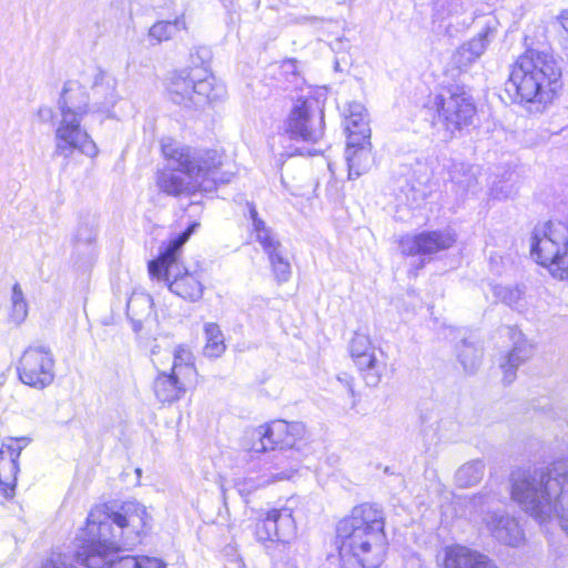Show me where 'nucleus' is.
Returning a JSON list of instances; mask_svg holds the SVG:
<instances>
[{
	"mask_svg": "<svg viewBox=\"0 0 568 568\" xmlns=\"http://www.w3.org/2000/svg\"><path fill=\"white\" fill-rule=\"evenodd\" d=\"M84 116H60L54 130V154L63 159L77 152L90 159L99 154V148L88 130L82 126Z\"/></svg>",
	"mask_w": 568,
	"mask_h": 568,
	"instance_id": "11",
	"label": "nucleus"
},
{
	"mask_svg": "<svg viewBox=\"0 0 568 568\" xmlns=\"http://www.w3.org/2000/svg\"><path fill=\"white\" fill-rule=\"evenodd\" d=\"M524 362V358L519 356L517 349H513L507 354L506 362L501 365L505 374L513 373L514 369Z\"/></svg>",
	"mask_w": 568,
	"mask_h": 568,
	"instance_id": "31",
	"label": "nucleus"
},
{
	"mask_svg": "<svg viewBox=\"0 0 568 568\" xmlns=\"http://www.w3.org/2000/svg\"><path fill=\"white\" fill-rule=\"evenodd\" d=\"M529 253L554 280L568 282V237L560 239L548 225L542 232L532 234Z\"/></svg>",
	"mask_w": 568,
	"mask_h": 568,
	"instance_id": "9",
	"label": "nucleus"
},
{
	"mask_svg": "<svg viewBox=\"0 0 568 568\" xmlns=\"http://www.w3.org/2000/svg\"><path fill=\"white\" fill-rule=\"evenodd\" d=\"M184 180H163L161 190L172 196H187L193 194V191L183 185Z\"/></svg>",
	"mask_w": 568,
	"mask_h": 568,
	"instance_id": "30",
	"label": "nucleus"
},
{
	"mask_svg": "<svg viewBox=\"0 0 568 568\" xmlns=\"http://www.w3.org/2000/svg\"><path fill=\"white\" fill-rule=\"evenodd\" d=\"M17 375L27 386L42 389L54 379V359L49 349L39 346L27 347L17 365Z\"/></svg>",
	"mask_w": 568,
	"mask_h": 568,
	"instance_id": "12",
	"label": "nucleus"
},
{
	"mask_svg": "<svg viewBox=\"0 0 568 568\" xmlns=\"http://www.w3.org/2000/svg\"><path fill=\"white\" fill-rule=\"evenodd\" d=\"M200 226L193 222L180 234L171 237L160 248L159 254L148 262V273L150 278L158 281H169L170 270L178 262L182 254V246L190 240L191 235Z\"/></svg>",
	"mask_w": 568,
	"mask_h": 568,
	"instance_id": "18",
	"label": "nucleus"
},
{
	"mask_svg": "<svg viewBox=\"0 0 568 568\" xmlns=\"http://www.w3.org/2000/svg\"><path fill=\"white\" fill-rule=\"evenodd\" d=\"M28 315V304L23 297V293L19 284L12 287V307L10 318L14 324H20Z\"/></svg>",
	"mask_w": 568,
	"mask_h": 568,
	"instance_id": "29",
	"label": "nucleus"
},
{
	"mask_svg": "<svg viewBox=\"0 0 568 568\" xmlns=\"http://www.w3.org/2000/svg\"><path fill=\"white\" fill-rule=\"evenodd\" d=\"M306 439L302 423L275 418L253 428L245 438V449L261 454L268 450L298 448Z\"/></svg>",
	"mask_w": 568,
	"mask_h": 568,
	"instance_id": "7",
	"label": "nucleus"
},
{
	"mask_svg": "<svg viewBox=\"0 0 568 568\" xmlns=\"http://www.w3.org/2000/svg\"><path fill=\"white\" fill-rule=\"evenodd\" d=\"M349 355L359 377L368 387H376L383 376L393 373L375 354V346L368 335L355 333L349 343Z\"/></svg>",
	"mask_w": 568,
	"mask_h": 568,
	"instance_id": "13",
	"label": "nucleus"
},
{
	"mask_svg": "<svg viewBox=\"0 0 568 568\" xmlns=\"http://www.w3.org/2000/svg\"><path fill=\"white\" fill-rule=\"evenodd\" d=\"M439 568H498L486 554L463 544H452L443 548Z\"/></svg>",
	"mask_w": 568,
	"mask_h": 568,
	"instance_id": "19",
	"label": "nucleus"
},
{
	"mask_svg": "<svg viewBox=\"0 0 568 568\" xmlns=\"http://www.w3.org/2000/svg\"><path fill=\"white\" fill-rule=\"evenodd\" d=\"M151 528V515L136 500H125L118 506L97 505L80 529L75 561L88 568H103L111 554L122 545L141 542ZM108 568H168V565L154 556L124 555L109 561Z\"/></svg>",
	"mask_w": 568,
	"mask_h": 568,
	"instance_id": "1",
	"label": "nucleus"
},
{
	"mask_svg": "<svg viewBox=\"0 0 568 568\" xmlns=\"http://www.w3.org/2000/svg\"><path fill=\"white\" fill-rule=\"evenodd\" d=\"M60 116H85L89 111V97L78 81L64 83L58 100Z\"/></svg>",
	"mask_w": 568,
	"mask_h": 568,
	"instance_id": "20",
	"label": "nucleus"
},
{
	"mask_svg": "<svg viewBox=\"0 0 568 568\" xmlns=\"http://www.w3.org/2000/svg\"><path fill=\"white\" fill-rule=\"evenodd\" d=\"M287 131L293 138L317 142L324 134L323 114L315 102L297 99L287 119Z\"/></svg>",
	"mask_w": 568,
	"mask_h": 568,
	"instance_id": "14",
	"label": "nucleus"
},
{
	"mask_svg": "<svg viewBox=\"0 0 568 568\" xmlns=\"http://www.w3.org/2000/svg\"><path fill=\"white\" fill-rule=\"evenodd\" d=\"M27 437H10L0 446V491L6 499H12L19 473V457L28 445Z\"/></svg>",
	"mask_w": 568,
	"mask_h": 568,
	"instance_id": "17",
	"label": "nucleus"
},
{
	"mask_svg": "<svg viewBox=\"0 0 568 568\" xmlns=\"http://www.w3.org/2000/svg\"><path fill=\"white\" fill-rule=\"evenodd\" d=\"M160 144L166 166L190 178L213 174L222 164V155L215 150H193L171 136L162 138Z\"/></svg>",
	"mask_w": 568,
	"mask_h": 568,
	"instance_id": "8",
	"label": "nucleus"
},
{
	"mask_svg": "<svg viewBox=\"0 0 568 568\" xmlns=\"http://www.w3.org/2000/svg\"><path fill=\"white\" fill-rule=\"evenodd\" d=\"M248 211L252 222L258 220V213L254 204H248Z\"/></svg>",
	"mask_w": 568,
	"mask_h": 568,
	"instance_id": "35",
	"label": "nucleus"
},
{
	"mask_svg": "<svg viewBox=\"0 0 568 568\" xmlns=\"http://www.w3.org/2000/svg\"><path fill=\"white\" fill-rule=\"evenodd\" d=\"M169 290L184 301L196 302L203 296L204 277L200 271L185 270L169 282Z\"/></svg>",
	"mask_w": 568,
	"mask_h": 568,
	"instance_id": "23",
	"label": "nucleus"
},
{
	"mask_svg": "<svg viewBox=\"0 0 568 568\" xmlns=\"http://www.w3.org/2000/svg\"><path fill=\"white\" fill-rule=\"evenodd\" d=\"M168 90L172 101L185 108H203L219 99L222 92L215 78L201 69L174 72Z\"/></svg>",
	"mask_w": 568,
	"mask_h": 568,
	"instance_id": "6",
	"label": "nucleus"
},
{
	"mask_svg": "<svg viewBox=\"0 0 568 568\" xmlns=\"http://www.w3.org/2000/svg\"><path fill=\"white\" fill-rule=\"evenodd\" d=\"M433 108L437 112L436 123L443 126L448 136L470 125L476 114L471 97L458 87L446 89L436 95Z\"/></svg>",
	"mask_w": 568,
	"mask_h": 568,
	"instance_id": "10",
	"label": "nucleus"
},
{
	"mask_svg": "<svg viewBox=\"0 0 568 568\" xmlns=\"http://www.w3.org/2000/svg\"><path fill=\"white\" fill-rule=\"evenodd\" d=\"M386 514L375 501H362L341 517L333 545L339 568H379L387 554Z\"/></svg>",
	"mask_w": 568,
	"mask_h": 568,
	"instance_id": "2",
	"label": "nucleus"
},
{
	"mask_svg": "<svg viewBox=\"0 0 568 568\" xmlns=\"http://www.w3.org/2000/svg\"><path fill=\"white\" fill-rule=\"evenodd\" d=\"M41 568H72V567L68 566L63 562L55 561V560H48L41 566Z\"/></svg>",
	"mask_w": 568,
	"mask_h": 568,
	"instance_id": "34",
	"label": "nucleus"
},
{
	"mask_svg": "<svg viewBox=\"0 0 568 568\" xmlns=\"http://www.w3.org/2000/svg\"><path fill=\"white\" fill-rule=\"evenodd\" d=\"M494 30L489 27L483 29L476 37L460 45L453 54V64L459 70L469 68L477 61L491 41Z\"/></svg>",
	"mask_w": 568,
	"mask_h": 568,
	"instance_id": "21",
	"label": "nucleus"
},
{
	"mask_svg": "<svg viewBox=\"0 0 568 568\" xmlns=\"http://www.w3.org/2000/svg\"><path fill=\"white\" fill-rule=\"evenodd\" d=\"M199 384V372L191 349L178 345L173 351L171 371L160 372L152 384L153 394L162 405H171L183 398L187 390Z\"/></svg>",
	"mask_w": 568,
	"mask_h": 568,
	"instance_id": "5",
	"label": "nucleus"
},
{
	"mask_svg": "<svg viewBox=\"0 0 568 568\" xmlns=\"http://www.w3.org/2000/svg\"><path fill=\"white\" fill-rule=\"evenodd\" d=\"M204 355L211 358L221 357L226 351V344L220 326L216 323H206L204 325Z\"/></svg>",
	"mask_w": 568,
	"mask_h": 568,
	"instance_id": "27",
	"label": "nucleus"
},
{
	"mask_svg": "<svg viewBox=\"0 0 568 568\" xmlns=\"http://www.w3.org/2000/svg\"><path fill=\"white\" fill-rule=\"evenodd\" d=\"M253 230L257 234V240L260 241V236H273L268 230L265 227V223L262 219L253 221Z\"/></svg>",
	"mask_w": 568,
	"mask_h": 568,
	"instance_id": "32",
	"label": "nucleus"
},
{
	"mask_svg": "<svg viewBox=\"0 0 568 568\" xmlns=\"http://www.w3.org/2000/svg\"><path fill=\"white\" fill-rule=\"evenodd\" d=\"M561 89V68L549 52L527 51L514 63L506 90L530 110L542 112Z\"/></svg>",
	"mask_w": 568,
	"mask_h": 568,
	"instance_id": "3",
	"label": "nucleus"
},
{
	"mask_svg": "<svg viewBox=\"0 0 568 568\" xmlns=\"http://www.w3.org/2000/svg\"><path fill=\"white\" fill-rule=\"evenodd\" d=\"M369 144L356 145L354 149L346 145V161L348 165V178L368 174L374 159L368 149Z\"/></svg>",
	"mask_w": 568,
	"mask_h": 568,
	"instance_id": "26",
	"label": "nucleus"
},
{
	"mask_svg": "<svg viewBox=\"0 0 568 568\" xmlns=\"http://www.w3.org/2000/svg\"><path fill=\"white\" fill-rule=\"evenodd\" d=\"M347 143L352 150L356 145L369 144L371 129L365 108L359 103H352L345 120Z\"/></svg>",
	"mask_w": 568,
	"mask_h": 568,
	"instance_id": "22",
	"label": "nucleus"
},
{
	"mask_svg": "<svg viewBox=\"0 0 568 568\" xmlns=\"http://www.w3.org/2000/svg\"><path fill=\"white\" fill-rule=\"evenodd\" d=\"M537 484L538 486L527 476L515 479L511 487L513 499L518 503L545 499L554 505L560 526L568 534V473L554 476L550 471H542Z\"/></svg>",
	"mask_w": 568,
	"mask_h": 568,
	"instance_id": "4",
	"label": "nucleus"
},
{
	"mask_svg": "<svg viewBox=\"0 0 568 568\" xmlns=\"http://www.w3.org/2000/svg\"><path fill=\"white\" fill-rule=\"evenodd\" d=\"M185 29L186 24L183 18H176L174 21H158L150 28L149 37L156 40V42H163L174 38Z\"/></svg>",
	"mask_w": 568,
	"mask_h": 568,
	"instance_id": "28",
	"label": "nucleus"
},
{
	"mask_svg": "<svg viewBox=\"0 0 568 568\" xmlns=\"http://www.w3.org/2000/svg\"><path fill=\"white\" fill-rule=\"evenodd\" d=\"M118 82L111 74L99 70L94 77L93 89L97 94L104 98L102 102L101 112L108 116H113V108L119 101V94L116 92Z\"/></svg>",
	"mask_w": 568,
	"mask_h": 568,
	"instance_id": "25",
	"label": "nucleus"
},
{
	"mask_svg": "<svg viewBox=\"0 0 568 568\" xmlns=\"http://www.w3.org/2000/svg\"><path fill=\"white\" fill-rule=\"evenodd\" d=\"M260 243L268 255L272 274L277 283H285L291 277L290 262L280 252V242L274 236H260Z\"/></svg>",
	"mask_w": 568,
	"mask_h": 568,
	"instance_id": "24",
	"label": "nucleus"
},
{
	"mask_svg": "<svg viewBox=\"0 0 568 568\" xmlns=\"http://www.w3.org/2000/svg\"><path fill=\"white\" fill-rule=\"evenodd\" d=\"M455 242L456 236L453 232L434 230L406 234L398 240V245L404 256H422L446 251Z\"/></svg>",
	"mask_w": 568,
	"mask_h": 568,
	"instance_id": "16",
	"label": "nucleus"
},
{
	"mask_svg": "<svg viewBox=\"0 0 568 568\" xmlns=\"http://www.w3.org/2000/svg\"><path fill=\"white\" fill-rule=\"evenodd\" d=\"M296 527L294 510L288 506H273L261 511L253 524V535L260 542L275 541Z\"/></svg>",
	"mask_w": 568,
	"mask_h": 568,
	"instance_id": "15",
	"label": "nucleus"
},
{
	"mask_svg": "<svg viewBox=\"0 0 568 568\" xmlns=\"http://www.w3.org/2000/svg\"><path fill=\"white\" fill-rule=\"evenodd\" d=\"M37 114L42 122H49L53 119V110L50 106H40Z\"/></svg>",
	"mask_w": 568,
	"mask_h": 568,
	"instance_id": "33",
	"label": "nucleus"
}]
</instances>
